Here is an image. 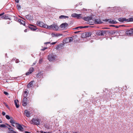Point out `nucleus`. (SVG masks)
<instances>
[{
  "label": "nucleus",
  "instance_id": "obj_32",
  "mask_svg": "<svg viewBox=\"0 0 133 133\" xmlns=\"http://www.w3.org/2000/svg\"><path fill=\"white\" fill-rule=\"evenodd\" d=\"M8 129L9 130V131H14L13 130V128L12 127L11 128H8Z\"/></svg>",
  "mask_w": 133,
  "mask_h": 133
},
{
  "label": "nucleus",
  "instance_id": "obj_6",
  "mask_svg": "<svg viewBox=\"0 0 133 133\" xmlns=\"http://www.w3.org/2000/svg\"><path fill=\"white\" fill-rule=\"evenodd\" d=\"M37 25L39 26L47 28H48V25L45 24L43 22L38 21L37 22Z\"/></svg>",
  "mask_w": 133,
  "mask_h": 133
},
{
  "label": "nucleus",
  "instance_id": "obj_39",
  "mask_svg": "<svg viewBox=\"0 0 133 133\" xmlns=\"http://www.w3.org/2000/svg\"><path fill=\"white\" fill-rule=\"evenodd\" d=\"M19 62V61L18 59H16L15 61V62L16 63H18Z\"/></svg>",
  "mask_w": 133,
  "mask_h": 133
},
{
  "label": "nucleus",
  "instance_id": "obj_29",
  "mask_svg": "<svg viewBox=\"0 0 133 133\" xmlns=\"http://www.w3.org/2000/svg\"><path fill=\"white\" fill-rule=\"evenodd\" d=\"M0 127L1 128H6V126L4 124H1L0 125Z\"/></svg>",
  "mask_w": 133,
  "mask_h": 133
},
{
  "label": "nucleus",
  "instance_id": "obj_4",
  "mask_svg": "<svg viewBox=\"0 0 133 133\" xmlns=\"http://www.w3.org/2000/svg\"><path fill=\"white\" fill-rule=\"evenodd\" d=\"M118 20L120 22H123L124 21L127 22L133 21V18H130L129 19H126L125 18L121 17L118 19Z\"/></svg>",
  "mask_w": 133,
  "mask_h": 133
},
{
  "label": "nucleus",
  "instance_id": "obj_7",
  "mask_svg": "<svg viewBox=\"0 0 133 133\" xmlns=\"http://www.w3.org/2000/svg\"><path fill=\"white\" fill-rule=\"evenodd\" d=\"M73 39L72 37H68L65 39L63 40V43H65L70 42L73 40Z\"/></svg>",
  "mask_w": 133,
  "mask_h": 133
},
{
  "label": "nucleus",
  "instance_id": "obj_15",
  "mask_svg": "<svg viewBox=\"0 0 133 133\" xmlns=\"http://www.w3.org/2000/svg\"><path fill=\"white\" fill-rule=\"evenodd\" d=\"M24 114L26 117H29L30 116V113L29 111L26 110L24 111Z\"/></svg>",
  "mask_w": 133,
  "mask_h": 133
},
{
  "label": "nucleus",
  "instance_id": "obj_13",
  "mask_svg": "<svg viewBox=\"0 0 133 133\" xmlns=\"http://www.w3.org/2000/svg\"><path fill=\"white\" fill-rule=\"evenodd\" d=\"M34 69L33 67H31L29 69L28 71L26 73V75L27 76L29 75L30 74H31L32 72L34 71Z\"/></svg>",
  "mask_w": 133,
  "mask_h": 133
},
{
  "label": "nucleus",
  "instance_id": "obj_21",
  "mask_svg": "<svg viewBox=\"0 0 133 133\" xmlns=\"http://www.w3.org/2000/svg\"><path fill=\"white\" fill-rule=\"evenodd\" d=\"M18 22L20 23L21 24H22L24 26L25 25V22L22 20L21 19H19L18 20Z\"/></svg>",
  "mask_w": 133,
  "mask_h": 133
},
{
  "label": "nucleus",
  "instance_id": "obj_5",
  "mask_svg": "<svg viewBox=\"0 0 133 133\" xmlns=\"http://www.w3.org/2000/svg\"><path fill=\"white\" fill-rule=\"evenodd\" d=\"M56 56L53 54H50L48 56V60L50 62L53 61L55 60Z\"/></svg>",
  "mask_w": 133,
  "mask_h": 133
},
{
  "label": "nucleus",
  "instance_id": "obj_24",
  "mask_svg": "<svg viewBox=\"0 0 133 133\" xmlns=\"http://www.w3.org/2000/svg\"><path fill=\"white\" fill-rule=\"evenodd\" d=\"M107 20V21H108L110 23H115V22H114L113 20H112L111 19H109Z\"/></svg>",
  "mask_w": 133,
  "mask_h": 133
},
{
  "label": "nucleus",
  "instance_id": "obj_11",
  "mask_svg": "<svg viewBox=\"0 0 133 133\" xmlns=\"http://www.w3.org/2000/svg\"><path fill=\"white\" fill-rule=\"evenodd\" d=\"M68 26V24L66 23H62L59 26L60 28L63 29H66Z\"/></svg>",
  "mask_w": 133,
  "mask_h": 133
},
{
  "label": "nucleus",
  "instance_id": "obj_35",
  "mask_svg": "<svg viewBox=\"0 0 133 133\" xmlns=\"http://www.w3.org/2000/svg\"><path fill=\"white\" fill-rule=\"evenodd\" d=\"M4 14V12H3L1 14H0V17H0V19L1 18L2 19V18H1V17H2V16H3V15Z\"/></svg>",
  "mask_w": 133,
  "mask_h": 133
},
{
  "label": "nucleus",
  "instance_id": "obj_36",
  "mask_svg": "<svg viewBox=\"0 0 133 133\" xmlns=\"http://www.w3.org/2000/svg\"><path fill=\"white\" fill-rule=\"evenodd\" d=\"M48 48L47 47H44L42 49H41V51H44L45 49H47Z\"/></svg>",
  "mask_w": 133,
  "mask_h": 133
},
{
  "label": "nucleus",
  "instance_id": "obj_54",
  "mask_svg": "<svg viewBox=\"0 0 133 133\" xmlns=\"http://www.w3.org/2000/svg\"><path fill=\"white\" fill-rule=\"evenodd\" d=\"M41 132L42 133H50V132H43V131H41Z\"/></svg>",
  "mask_w": 133,
  "mask_h": 133
},
{
  "label": "nucleus",
  "instance_id": "obj_60",
  "mask_svg": "<svg viewBox=\"0 0 133 133\" xmlns=\"http://www.w3.org/2000/svg\"><path fill=\"white\" fill-rule=\"evenodd\" d=\"M111 26H114V25H111ZM115 26L116 27V26Z\"/></svg>",
  "mask_w": 133,
  "mask_h": 133
},
{
  "label": "nucleus",
  "instance_id": "obj_9",
  "mask_svg": "<svg viewBox=\"0 0 133 133\" xmlns=\"http://www.w3.org/2000/svg\"><path fill=\"white\" fill-rule=\"evenodd\" d=\"M29 29L31 30L34 31L37 29V28L36 26H35L32 24H29L28 26Z\"/></svg>",
  "mask_w": 133,
  "mask_h": 133
},
{
  "label": "nucleus",
  "instance_id": "obj_37",
  "mask_svg": "<svg viewBox=\"0 0 133 133\" xmlns=\"http://www.w3.org/2000/svg\"><path fill=\"white\" fill-rule=\"evenodd\" d=\"M15 104L16 108H18L19 107V105H18L17 103Z\"/></svg>",
  "mask_w": 133,
  "mask_h": 133
},
{
  "label": "nucleus",
  "instance_id": "obj_3",
  "mask_svg": "<svg viewBox=\"0 0 133 133\" xmlns=\"http://www.w3.org/2000/svg\"><path fill=\"white\" fill-rule=\"evenodd\" d=\"M59 28L57 24H54L49 26L48 25V28H47V29H52L56 31H58Z\"/></svg>",
  "mask_w": 133,
  "mask_h": 133
},
{
  "label": "nucleus",
  "instance_id": "obj_33",
  "mask_svg": "<svg viewBox=\"0 0 133 133\" xmlns=\"http://www.w3.org/2000/svg\"><path fill=\"white\" fill-rule=\"evenodd\" d=\"M17 8L18 10L20 9L21 8L20 6L19 5H17Z\"/></svg>",
  "mask_w": 133,
  "mask_h": 133
},
{
  "label": "nucleus",
  "instance_id": "obj_38",
  "mask_svg": "<svg viewBox=\"0 0 133 133\" xmlns=\"http://www.w3.org/2000/svg\"><path fill=\"white\" fill-rule=\"evenodd\" d=\"M3 93L4 94L7 95H8L9 94L6 91H4Z\"/></svg>",
  "mask_w": 133,
  "mask_h": 133
},
{
  "label": "nucleus",
  "instance_id": "obj_2",
  "mask_svg": "<svg viewBox=\"0 0 133 133\" xmlns=\"http://www.w3.org/2000/svg\"><path fill=\"white\" fill-rule=\"evenodd\" d=\"M30 123L31 124L38 125L40 123L39 119L38 118H33L30 121Z\"/></svg>",
  "mask_w": 133,
  "mask_h": 133
},
{
  "label": "nucleus",
  "instance_id": "obj_1",
  "mask_svg": "<svg viewBox=\"0 0 133 133\" xmlns=\"http://www.w3.org/2000/svg\"><path fill=\"white\" fill-rule=\"evenodd\" d=\"M10 122L12 124L13 127H16L19 131H23V128L22 125L16 123L15 121L13 118H11L10 121Z\"/></svg>",
  "mask_w": 133,
  "mask_h": 133
},
{
  "label": "nucleus",
  "instance_id": "obj_62",
  "mask_svg": "<svg viewBox=\"0 0 133 133\" xmlns=\"http://www.w3.org/2000/svg\"><path fill=\"white\" fill-rule=\"evenodd\" d=\"M113 32L114 33H115V32L114 31Z\"/></svg>",
  "mask_w": 133,
  "mask_h": 133
},
{
  "label": "nucleus",
  "instance_id": "obj_44",
  "mask_svg": "<svg viewBox=\"0 0 133 133\" xmlns=\"http://www.w3.org/2000/svg\"><path fill=\"white\" fill-rule=\"evenodd\" d=\"M56 42H53L51 43V45H54L56 43Z\"/></svg>",
  "mask_w": 133,
  "mask_h": 133
},
{
  "label": "nucleus",
  "instance_id": "obj_42",
  "mask_svg": "<svg viewBox=\"0 0 133 133\" xmlns=\"http://www.w3.org/2000/svg\"><path fill=\"white\" fill-rule=\"evenodd\" d=\"M18 102V100H17L16 101V100H15L14 101V103L15 104L17 103V102Z\"/></svg>",
  "mask_w": 133,
  "mask_h": 133
},
{
  "label": "nucleus",
  "instance_id": "obj_17",
  "mask_svg": "<svg viewBox=\"0 0 133 133\" xmlns=\"http://www.w3.org/2000/svg\"><path fill=\"white\" fill-rule=\"evenodd\" d=\"M82 19L85 21H88L92 19V17L91 16H87L83 18Z\"/></svg>",
  "mask_w": 133,
  "mask_h": 133
},
{
  "label": "nucleus",
  "instance_id": "obj_14",
  "mask_svg": "<svg viewBox=\"0 0 133 133\" xmlns=\"http://www.w3.org/2000/svg\"><path fill=\"white\" fill-rule=\"evenodd\" d=\"M25 17L29 21H32L33 19L32 16H31L29 14L26 15Z\"/></svg>",
  "mask_w": 133,
  "mask_h": 133
},
{
  "label": "nucleus",
  "instance_id": "obj_19",
  "mask_svg": "<svg viewBox=\"0 0 133 133\" xmlns=\"http://www.w3.org/2000/svg\"><path fill=\"white\" fill-rule=\"evenodd\" d=\"M2 19H9L11 20L10 18L9 17L8 15V14L5 15L1 17Z\"/></svg>",
  "mask_w": 133,
  "mask_h": 133
},
{
  "label": "nucleus",
  "instance_id": "obj_31",
  "mask_svg": "<svg viewBox=\"0 0 133 133\" xmlns=\"http://www.w3.org/2000/svg\"><path fill=\"white\" fill-rule=\"evenodd\" d=\"M5 117L6 118L8 119H11V118H10V116L8 115H6L5 116Z\"/></svg>",
  "mask_w": 133,
  "mask_h": 133
},
{
  "label": "nucleus",
  "instance_id": "obj_40",
  "mask_svg": "<svg viewBox=\"0 0 133 133\" xmlns=\"http://www.w3.org/2000/svg\"><path fill=\"white\" fill-rule=\"evenodd\" d=\"M94 22H89V24H90V25H93L94 24Z\"/></svg>",
  "mask_w": 133,
  "mask_h": 133
},
{
  "label": "nucleus",
  "instance_id": "obj_49",
  "mask_svg": "<svg viewBox=\"0 0 133 133\" xmlns=\"http://www.w3.org/2000/svg\"><path fill=\"white\" fill-rule=\"evenodd\" d=\"M80 31H78L75 32H74V33L75 34H77V33H79V32H80Z\"/></svg>",
  "mask_w": 133,
  "mask_h": 133
},
{
  "label": "nucleus",
  "instance_id": "obj_46",
  "mask_svg": "<svg viewBox=\"0 0 133 133\" xmlns=\"http://www.w3.org/2000/svg\"><path fill=\"white\" fill-rule=\"evenodd\" d=\"M89 27H91V26H83V28H88Z\"/></svg>",
  "mask_w": 133,
  "mask_h": 133
},
{
  "label": "nucleus",
  "instance_id": "obj_61",
  "mask_svg": "<svg viewBox=\"0 0 133 133\" xmlns=\"http://www.w3.org/2000/svg\"><path fill=\"white\" fill-rule=\"evenodd\" d=\"M7 55V54H5V56H6H6Z\"/></svg>",
  "mask_w": 133,
  "mask_h": 133
},
{
  "label": "nucleus",
  "instance_id": "obj_56",
  "mask_svg": "<svg viewBox=\"0 0 133 133\" xmlns=\"http://www.w3.org/2000/svg\"><path fill=\"white\" fill-rule=\"evenodd\" d=\"M7 125H8V126L9 127H11V128H12L11 127V126L9 125V124H7Z\"/></svg>",
  "mask_w": 133,
  "mask_h": 133
},
{
  "label": "nucleus",
  "instance_id": "obj_22",
  "mask_svg": "<svg viewBox=\"0 0 133 133\" xmlns=\"http://www.w3.org/2000/svg\"><path fill=\"white\" fill-rule=\"evenodd\" d=\"M68 18H69L68 16L64 15H61L59 17V18L61 19Z\"/></svg>",
  "mask_w": 133,
  "mask_h": 133
},
{
  "label": "nucleus",
  "instance_id": "obj_55",
  "mask_svg": "<svg viewBox=\"0 0 133 133\" xmlns=\"http://www.w3.org/2000/svg\"><path fill=\"white\" fill-rule=\"evenodd\" d=\"M59 46L58 45L57 46V47H56V49H58L59 48Z\"/></svg>",
  "mask_w": 133,
  "mask_h": 133
},
{
  "label": "nucleus",
  "instance_id": "obj_45",
  "mask_svg": "<svg viewBox=\"0 0 133 133\" xmlns=\"http://www.w3.org/2000/svg\"><path fill=\"white\" fill-rule=\"evenodd\" d=\"M2 114L3 116H4L5 115V112H2Z\"/></svg>",
  "mask_w": 133,
  "mask_h": 133
},
{
  "label": "nucleus",
  "instance_id": "obj_27",
  "mask_svg": "<svg viewBox=\"0 0 133 133\" xmlns=\"http://www.w3.org/2000/svg\"><path fill=\"white\" fill-rule=\"evenodd\" d=\"M101 22H100L98 19H96L95 20V23L96 24H99L101 23Z\"/></svg>",
  "mask_w": 133,
  "mask_h": 133
},
{
  "label": "nucleus",
  "instance_id": "obj_28",
  "mask_svg": "<svg viewBox=\"0 0 133 133\" xmlns=\"http://www.w3.org/2000/svg\"><path fill=\"white\" fill-rule=\"evenodd\" d=\"M43 61V59L42 58L40 57L39 59V64H41V63H42Z\"/></svg>",
  "mask_w": 133,
  "mask_h": 133
},
{
  "label": "nucleus",
  "instance_id": "obj_20",
  "mask_svg": "<svg viewBox=\"0 0 133 133\" xmlns=\"http://www.w3.org/2000/svg\"><path fill=\"white\" fill-rule=\"evenodd\" d=\"M34 82V81H32L28 84L27 87L28 88H30L33 86V83Z\"/></svg>",
  "mask_w": 133,
  "mask_h": 133
},
{
  "label": "nucleus",
  "instance_id": "obj_57",
  "mask_svg": "<svg viewBox=\"0 0 133 133\" xmlns=\"http://www.w3.org/2000/svg\"><path fill=\"white\" fill-rule=\"evenodd\" d=\"M78 27H79V28H83V26H78Z\"/></svg>",
  "mask_w": 133,
  "mask_h": 133
},
{
  "label": "nucleus",
  "instance_id": "obj_26",
  "mask_svg": "<svg viewBox=\"0 0 133 133\" xmlns=\"http://www.w3.org/2000/svg\"><path fill=\"white\" fill-rule=\"evenodd\" d=\"M24 97H26L28 95V92L27 91H24Z\"/></svg>",
  "mask_w": 133,
  "mask_h": 133
},
{
  "label": "nucleus",
  "instance_id": "obj_18",
  "mask_svg": "<svg viewBox=\"0 0 133 133\" xmlns=\"http://www.w3.org/2000/svg\"><path fill=\"white\" fill-rule=\"evenodd\" d=\"M63 35L62 34L59 33H53L51 34V35L52 37H58L59 36H61Z\"/></svg>",
  "mask_w": 133,
  "mask_h": 133
},
{
  "label": "nucleus",
  "instance_id": "obj_23",
  "mask_svg": "<svg viewBox=\"0 0 133 133\" xmlns=\"http://www.w3.org/2000/svg\"><path fill=\"white\" fill-rule=\"evenodd\" d=\"M82 14H77V15L76 16V18L78 19H81L83 18V17L81 16Z\"/></svg>",
  "mask_w": 133,
  "mask_h": 133
},
{
  "label": "nucleus",
  "instance_id": "obj_59",
  "mask_svg": "<svg viewBox=\"0 0 133 133\" xmlns=\"http://www.w3.org/2000/svg\"><path fill=\"white\" fill-rule=\"evenodd\" d=\"M72 133H78L77 132H75L74 131H73Z\"/></svg>",
  "mask_w": 133,
  "mask_h": 133
},
{
  "label": "nucleus",
  "instance_id": "obj_48",
  "mask_svg": "<svg viewBox=\"0 0 133 133\" xmlns=\"http://www.w3.org/2000/svg\"><path fill=\"white\" fill-rule=\"evenodd\" d=\"M79 28V27H76L75 28H74L73 29H77Z\"/></svg>",
  "mask_w": 133,
  "mask_h": 133
},
{
  "label": "nucleus",
  "instance_id": "obj_58",
  "mask_svg": "<svg viewBox=\"0 0 133 133\" xmlns=\"http://www.w3.org/2000/svg\"><path fill=\"white\" fill-rule=\"evenodd\" d=\"M2 121H1V120L0 119V123H2Z\"/></svg>",
  "mask_w": 133,
  "mask_h": 133
},
{
  "label": "nucleus",
  "instance_id": "obj_43",
  "mask_svg": "<svg viewBox=\"0 0 133 133\" xmlns=\"http://www.w3.org/2000/svg\"><path fill=\"white\" fill-rule=\"evenodd\" d=\"M123 26V25H119V26L117 25V28H119V27L122 26Z\"/></svg>",
  "mask_w": 133,
  "mask_h": 133
},
{
  "label": "nucleus",
  "instance_id": "obj_30",
  "mask_svg": "<svg viewBox=\"0 0 133 133\" xmlns=\"http://www.w3.org/2000/svg\"><path fill=\"white\" fill-rule=\"evenodd\" d=\"M77 15V14H76V13H74V14H72L71 15V16L72 17H76V16Z\"/></svg>",
  "mask_w": 133,
  "mask_h": 133
},
{
  "label": "nucleus",
  "instance_id": "obj_47",
  "mask_svg": "<svg viewBox=\"0 0 133 133\" xmlns=\"http://www.w3.org/2000/svg\"><path fill=\"white\" fill-rule=\"evenodd\" d=\"M16 2L17 3H18L19 2V0H15Z\"/></svg>",
  "mask_w": 133,
  "mask_h": 133
},
{
  "label": "nucleus",
  "instance_id": "obj_41",
  "mask_svg": "<svg viewBox=\"0 0 133 133\" xmlns=\"http://www.w3.org/2000/svg\"><path fill=\"white\" fill-rule=\"evenodd\" d=\"M50 42H45L44 43V44H50Z\"/></svg>",
  "mask_w": 133,
  "mask_h": 133
},
{
  "label": "nucleus",
  "instance_id": "obj_63",
  "mask_svg": "<svg viewBox=\"0 0 133 133\" xmlns=\"http://www.w3.org/2000/svg\"><path fill=\"white\" fill-rule=\"evenodd\" d=\"M35 63H34V65H35Z\"/></svg>",
  "mask_w": 133,
  "mask_h": 133
},
{
  "label": "nucleus",
  "instance_id": "obj_25",
  "mask_svg": "<svg viewBox=\"0 0 133 133\" xmlns=\"http://www.w3.org/2000/svg\"><path fill=\"white\" fill-rule=\"evenodd\" d=\"M85 35L86 37H88L91 36V33L90 32H87L86 33Z\"/></svg>",
  "mask_w": 133,
  "mask_h": 133
},
{
  "label": "nucleus",
  "instance_id": "obj_16",
  "mask_svg": "<svg viewBox=\"0 0 133 133\" xmlns=\"http://www.w3.org/2000/svg\"><path fill=\"white\" fill-rule=\"evenodd\" d=\"M43 73L41 72H39L37 74L36 77L38 78H43Z\"/></svg>",
  "mask_w": 133,
  "mask_h": 133
},
{
  "label": "nucleus",
  "instance_id": "obj_50",
  "mask_svg": "<svg viewBox=\"0 0 133 133\" xmlns=\"http://www.w3.org/2000/svg\"><path fill=\"white\" fill-rule=\"evenodd\" d=\"M16 58H14L13 59H12V60L11 61H14L15 60V59H16Z\"/></svg>",
  "mask_w": 133,
  "mask_h": 133
},
{
  "label": "nucleus",
  "instance_id": "obj_64",
  "mask_svg": "<svg viewBox=\"0 0 133 133\" xmlns=\"http://www.w3.org/2000/svg\"><path fill=\"white\" fill-rule=\"evenodd\" d=\"M118 8H118L117 7V9Z\"/></svg>",
  "mask_w": 133,
  "mask_h": 133
},
{
  "label": "nucleus",
  "instance_id": "obj_34",
  "mask_svg": "<svg viewBox=\"0 0 133 133\" xmlns=\"http://www.w3.org/2000/svg\"><path fill=\"white\" fill-rule=\"evenodd\" d=\"M8 133H17V132L14 131H8Z\"/></svg>",
  "mask_w": 133,
  "mask_h": 133
},
{
  "label": "nucleus",
  "instance_id": "obj_12",
  "mask_svg": "<svg viewBox=\"0 0 133 133\" xmlns=\"http://www.w3.org/2000/svg\"><path fill=\"white\" fill-rule=\"evenodd\" d=\"M125 33L126 34L129 35L133 34V29L127 30L126 31Z\"/></svg>",
  "mask_w": 133,
  "mask_h": 133
},
{
  "label": "nucleus",
  "instance_id": "obj_52",
  "mask_svg": "<svg viewBox=\"0 0 133 133\" xmlns=\"http://www.w3.org/2000/svg\"><path fill=\"white\" fill-rule=\"evenodd\" d=\"M25 133H31L30 132L27 131H25Z\"/></svg>",
  "mask_w": 133,
  "mask_h": 133
},
{
  "label": "nucleus",
  "instance_id": "obj_51",
  "mask_svg": "<svg viewBox=\"0 0 133 133\" xmlns=\"http://www.w3.org/2000/svg\"><path fill=\"white\" fill-rule=\"evenodd\" d=\"M5 105L6 107L7 108H9V107H8V105H7L6 104H5Z\"/></svg>",
  "mask_w": 133,
  "mask_h": 133
},
{
  "label": "nucleus",
  "instance_id": "obj_53",
  "mask_svg": "<svg viewBox=\"0 0 133 133\" xmlns=\"http://www.w3.org/2000/svg\"><path fill=\"white\" fill-rule=\"evenodd\" d=\"M27 31V29H25L24 30V32H26Z\"/></svg>",
  "mask_w": 133,
  "mask_h": 133
},
{
  "label": "nucleus",
  "instance_id": "obj_8",
  "mask_svg": "<svg viewBox=\"0 0 133 133\" xmlns=\"http://www.w3.org/2000/svg\"><path fill=\"white\" fill-rule=\"evenodd\" d=\"M106 33V31H104L98 30L96 32V34L99 36H102L104 35Z\"/></svg>",
  "mask_w": 133,
  "mask_h": 133
},
{
  "label": "nucleus",
  "instance_id": "obj_10",
  "mask_svg": "<svg viewBox=\"0 0 133 133\" xmlns=\"http://www.w3.org/2000/svg\"><path fill=\"white\" fill-rule=\"evenodd\" d=\"M22 105L24 106H25L27 104V99L26 97H24L23 98L22 101Z\"/></svg>",
  "mask_w": 133,
  "mask_h": 133
}]
</instances>
